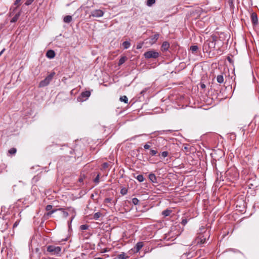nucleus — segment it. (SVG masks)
I'll use <instances>...</instances> for the list:
<instances>
[{
  "instance_id": "f257e3e1",
  "label": "nucleus",
  "mask_w": 259,
  "mask_h": 259,
  "mask_svg": "<svg viewBox=\"0 0 259 259\" xmlns=\"http://www.w3.org/2000/svg\"><path fill=\"white\" fill-rule=\"evenodd\" d=\"M62 247L55 245H49L47 246V251L51 255L60 256L61 253Z\"/></svg>"
},
{
  "instance_id": "f03ea898",
  "label": "nucleus",
  "mask_w": 259,
  "mask_h": 259,
  "mask_svg": "<svg viewBox=\"0 0 259 259\" xmlns=\"http://www.w3.org/2000/svg\"><path fill=\"white\" fill-rule=\"evenodd\" d=\"M159 53L154 50H150L146 52L144 56L146 59H156L159 56Z\"/></svg>"
},
{
  "instance_id": "7ed1b4c3",
  "label": "nucleus",
  "mask_w": 259,
  "mask_h": 259,
  "mask_svg": "<svg viewBox=\"0 0 259 259\" xmlns=\"http://www.w3.org/2000/svg\"><path fill=\"white\" fill-rule=\"evenodd\" d=\"M58 210H60V211H62V216H63V217H64L65 218H67L69 215L68 212L67 211H65V209L62 208H60L55 209H53L52 210L50 211L48 213H46L45 214V216H46V215H47V217L50 216L52 214H53L54 212H55Z\"/></svg>"
},
{
  "instance_id": "20e7f679",
  "label": "nucleus",
  "mask_w": 259,
  "mask_h": 259,
  "mask_svg": "<svg viewBox=\"0 0 259 259\" xmlns=\"http://www.w3.org/2000/svg\"><path fill=\"white\" fill-rule=\"evenodd\" d=\"M104 12L100 9H97L92 11L90 17H101L104 15Z\"/></svg>"
},
{
  "instance_id": "39448f33",
  "label": "nucleus",
  "mask_w": 259,
  "mask_h": 259,
  "mask_svg": "<svg viewBox=\"0 0 259 259\" xmlns=\"http://www.w3.org/2000/svg\"><path fill=\"white\" fill-rule=\"evenodd\" d=\"M208 47V48L210 49H213L215 47V40L214 38H213L212 40H207L206 42H205L204 47L206 49V47Z\"/></svg>"
},
{
  "instance_id": "423d86ee",
  "label": "nucleus",
  "mask_w": 259,
  "mask_h": 259,
  "mask_svg": "<svg viewBox=\"0 0 259 259\" xmlns=\"http://www.w3.org/2000/svg\"><path fill=\"white\" fill-rule=\"evenodd\" d=\"M159 36V34L158 33L155 34L153 35H152L150 38V41L149 42L151 44H155L157 39H158Z\"/></svg>"
},
{
  "instance_id": "0eeeda50",
  "label": "nucleus",
  "mask_w": 259,
  "mask_h": 259,
  "mask_svg": "<svg viewBox=\"0 0 259 259\" xmlns=\"http://www.w3.org/2000/svg\"><path fill=\"white\" fill-rule=\"evenodd\" d=\"M251 20L253 25H256L258 23L257 15L255 13H253L251 15Z\"/></svg>"
},
{
  "instance_id": "6e6552de",
  "label": "nucleus",
  "mask_w": 259,
  "mask_h": 259,
  "mask_svg": "<svg viewBox=\"0 0 259 259\" xmlns=\"http://www.w3.org/2000/svg\"><path fill=\"white\" fill-rule=\"evenodd\" d=\"M197 244H204L206 241V238L203 236L200 235L196 239Z\"/></svg>"
},
{
  "instance_id": "1a4fd4ad",
  "label": "nucleus",
  "mask_w": 259,
  "mask_h": 259,
  "mask_svg": "<svg viewBox=\"0 0 259 259\" xmlns=\"http://www.w3.org/2000/svg\"><path fill=\"white\" fill-rule=\"evenodd\" d=\"M144 246L143 242H138L134 247L135 252H138Z\"/></svg>"
},
{
  "instance_id": "9d476101",
  "label": "nucleus",
  "mask_w": 259,
  "mask_h": 259,
  "mask_svg": "<svg viewBox=\"0 0 259 259\" xmlns=\"http://www.w3.org/2000/svg\"><path fill=\"white\" fill-rule=\"evenodd\" d=\"M169 44L167 41H164L161 46V51L163 52L167 51L169 48Z\"/></svg>"
},
{
  "instance_id": "9b49d317",
  "label": "nucleus",
  "mask_w": 259,
  "mask_h": 259,
  "mask_svg": "<svg viewBox=\"0 0 259 259\" xmlns=\"http://www.w3.org/2000/svg\"><path fill=\"white\" fill-rule=\"evenodd\" d=\"M149 179L153 183H157V178L154 174L150 173L149 175Z\"/></svg>"
},
{
  "instance_id": "f8f14e48",
  "label": "nucleus",
  "mask_w": 259,
  "mask_h": 259,
  "mask_svg": "<svg viewBox=\"0 0 259 259\" xmlns=\"http://www.w3.org/2000/svg\"><path fill=\"white\" fill-rule=\"evenodd\" d=\"M46 56L50 59H53L55 56V53L52 50H49L46 53Z\"/></svg>"
},
{
  "instance_id": "ddd939ff",
  "label": "nucleus",
  "mask_w": 259,
  "mask_h": 259,
  "mask_svg": "<svg viewBox=\"0 0 259 259\" xmlns=\"http://www.w3.org/2000/svg\"><path fill=\"white\" fill-rule=\"evenodd\" d=\"M90 95H91V93L90 91L83 92L81 94V98L84 100H86L88 97H89L90 96Z\"/></svg>"
},
{
  "instance_id": "4468645a",
  "label": "nucleus",
  "mask_w": 259,
  "mask_h": 259,
  "mask_svg": "<svg viewBox=\"0 0 259 259\" xmlns=\"http://www.w3.org/2000/svg\"><path fill=\"white\" fill-rule=\"evenodd\" d=\"M50 83L49 81H48L46 78L41 80L39 84V87L42 88L48 85Z\"/></svg>"
},
{
  "instance_id": "2eb2a0df",
  "label": "nucleus",
  "mask_w": 259,
  "mask_h": 259,
  "mask_svg": "<svg viewBox=\"0 0 259 259\" xmlns=\"http://www.w3.org/2000/svg\"><path fill=\"white\" fill-rule=\"evenodd\" d=\"M72 20V16L70 15L66 16L64 17L63 21L65 23H70Z\"/></svg>"
},
{
  "instance_id": "dca6fc26",
  "label": "nucleus",
  "mask_w": 259,
  "mask_h": 259,
  "mask_svg": "<svg viewBox=\"0 0 259 259\" xmlns=\"http://www.w3.org/2000/svg\"><path fill=\"white\" fill-rule=\"evenodd\" d=\"M127 60V58L125 56L121 57L119 60L118 65V66H120L123 64Z\"/></svg>"
},
{
  "instance_id": "f3484780",
  "label": "nucleus",
  "mask_w": 259,
  "mask_h": 259,
  "mask_svg": "<svg viewBox=\"0 0 259 259\" xmlns=\"http://www.w3.org/2000/svg\"><path fill=\"white\" fill-rule=\"evenodd\" d=\"M168 156V152L167 151H163L158 154L160 158H165Z\"/></svg>"
},
{
  "instance_id": "a211bd4d",
  "label": "nucleus",
  "mask_w": 259,
  "mask_h": 259,
  "mask_svg": "<svg viewBox=\"0 0 259 259\" xmlns=\"http://www.w3.org/2000/svg\"><path fill=\"white\" fill-rule=\"evenodd\" d=\"M55 73L53 72L51 73L49 75H48L45 78L50 82V81L52 80L54 76L55 75Z\"/></svg>"
},
{
  "instance_id": "6ab92c4d",
  "label": "nucleus",
  "mask_w": 259,
  "mask_h": 259,
  "mask_svg": "<svg viewBox=\"0 0 259 259\" xmlns=\"http://www.w3.org/2000/svg\"><path fill=\"white\" fill-rule=\"evenodd\" d=\"M171 212V210L167 209L163 210L162 212V214L163 215L164 217H167L170 214Z\"/></svg>"
},
{
  "instance_id": "aec40b11",
  "label": "nucleus",
  "mask_w": 259,
  "mask_h": 259,
  "mask_svg": "<svg viewBox=\"0 0 259 259\" xmlns=\"http://www.w3.org/2000/svg\"><path fill=\"white\" fill-rule=\"evenodd\" d=\"M122 46L124 49H127L131 46V43L128 41H125L122 43Z\"/></svg>"
},
{
  "instance_id": "412c9836",
  "label": "nucleus",
  "mask_w": 259,
  "mask_h": 259,
  "mask_svg": "<svg viewBox=\"0 0 259 259\" xmlns=\"http://www.w3.org/2000/svg\"><path fill=\"white\" fill-rule=\"evenodd\" d=\"M217 80L218 83H222L224 82V77L222 75H218Z\"/></svg>"
},
{
  "instance_id": "4be33fe9",
  "label": "nucleus",
  "mask_w": 259,
  "mask_h": 259,
  "mask_svg": "<svg viewBox=\"0 0 259 259\" xmlns=\"http://www.w3.org/2000/svg\"><path fill=\"white\" fill-rule=\"evenodd\" d=\"M119 100L121 102H123L125 103H128V98L126 96H121L119 98Z\"/></svg>"
},
{
  "instance_id": "5701e85b",
  "label": "nucleus",
  "mask_w": 259,
  "mask_h": 259,
  "mask_svg": "<svg viewBox=\"0 0 259 259\" xmlns=\"http://www.w3.org/2000/svg\"><path fill=\"white\" fill-rule=\"evenodd\" d=\"M135 178L140 182H142L145 180L142 175H139L137 176V177H135Z\"/></svg>"
},
{
  "instance_id": "b1692460",
  "label": "nucleus",
  "mask_w": 259,
  "mask_h": 259,
  "mask_svg": "<svg viewBox=\"0 0 259 259\" xmlns=\"http://www.w3.org/2000/svg\"><path fill=\"white\" fill-rule=\"evenodd\" d=\"M102 215V213L100 212H97L95 213L93 217V219L97 220Z\"/></svg>"
},
{
  "instance_id": "393cba45",
  "label": "nucleus",
  "mask_w": 259,
  "mask_h": 259,
  "mask_svg": "<svg viewBox=\"0 0 259 259\" xmlns=\"http://www.w3.org/2000/svg\"><path fill=\"white\" fill-rule=\"evenodd\" d=\"M198 49V47L197 46H192L190 49V51H191L193 53L196 52Z\"/></svg>"
},
{
  "instance_id": "a878e982",
  "label": "nucleus",
  "mask_w": 259,
  "mask_h": 259,
  "mask_svg": "<svg viewBox=\"0 0 259 259\" xmlns=\"http://www.w3.org/2000/svg\"><path fill=\"white\" fill-rule=\"evenodd\" d=\"M158 153L157 151L154 149H150L149 152V155L153 156H155Z\"/></svg>"
},
{
  "instance_id": "bb28decb",
  "label": "nucleus",
  "mask_w": 259,
  "mask_h": 259,
  "mask_svg": "<svg viewBox=\"0 0 259 259\" xmlns=\"http://www.w3.org/2000/svg\"><path fill=\"white\" fill-rule=\"evenodd\" d=\"M155 3V0H147V5L148 6H151Z\"/></svg>"
},
{
  "instance_id": "cd10ccee",
  "label": "nucleus",
  "mask_w": 259,
  "mask_h": 259,
  "mask_svg": "<svg viewBox=\"0 0 259 259\" xmlns=\"http://www.w3.org/2000/svg\"><path fill=\"white\" fill-rule=\"evenodd\" d=\"M17 152V149L15 148H12L9 150V153L11 154H15Z\"/></svg>"
},
{
  "instance_id": "c85d7f7f",
  "label": "nucleus",
  "mask_w": 259,
  "mask_h": 259,
  "mask_svg": "<svg viewBox=\"0 0 259 259\" xmlns=\"http://www.w3.org/2000/svg\"><path fill=\"white\" fill-rule=\"evenodd\" d=\"M127 193V189L125 188H123L120 190V193L122 195H124L126 194Z\"/></svg>"
},
{
  "instance_id": "c756f323",
  "label": "nucleus",
  "mask_w": 259,
  "mask_h": 259,
  "mask_svg": "<svg viewBox=\"0 0 259 259\" xmlns=\"http://www.w3.org/2000/svg\"><path fill=\"white\" fill-rule=\"evenodd\" d=\"M89 226L88 225H82L80 226V229L82 231L87 230Z\"/></svg>"
},
{
  "instance_id": "7c9ffc66",
  "label": "nucleus",
  "mask_w": 259,
  "mask_h": 259,
  "mask_svg": "<svg viewBox=\"0 0 259 259\" xmlns=\"http://www.w3.org/2000/svg\"><path fill=\"white\" fill-rule=\"evenodd\" d=\"M19 17V14H16L11 20V22H15L17 21Z\"/></svg>"
},
{
  "instance_id": "2f4dec72",
  "label": "nucleus",
  "mask_w": 259,
  "mask_h": 259,
  "mask_svg": "<svg viewBox=\"0 0 259 259\" xmlns=\"http://www.w3.org/2000/svg\"><path fill=\"white\" fill-rule=\"evenodd\" d=\"M139 202V200L137 198H134L132 199V203L136 205H138Z\"/></svg>"
},
{
  "instance_id": "473e14b6",
  "label": "nucleus",
  "mask_w": 259,
  "mask_h": 259,
  "mask_svg": "<svg viewBox=\"0 0 259 259\" xmlns=\"http://www.w3.org/2000/svg\"><path fill=\"white\" fill-rule=\"evenodd\" d=\"M149 143H150V142H148L144 145V148L145 150L149 149L151 147V146L149 145Z\"/></svg>"
},
{
  "instance_id": "72a5a7b5",
  "label": "nucleus",
  "mask_w": 259,
  "mask_h": 259,
  "mask_svg": "<svg viewBox=\"0 0 259 259\" xmlns=\"http://www.w3.org/2000/svg\"><path fill=\"white\" fill-rule=\"evenodd\" d=\"M118 259H125V255L124 253H122L121 254H120L118 255Z\"/></svg>"
},
{
  "instance_id": "f704fd0d",
  "label": "nucleus",
  "mask_w": 259,
  "mask_h": 259,
  "mask_svg": "<svg viewBox=\"0 0 259 259\" xmlns=\"http://www.w3.org/2000/svg\"><path fill=\"white\" fill-rule=\"evenodd\" d=\"M34 1V0H26L25 3V5L26 6H29L30 5H31L33 2Z\"/></svg>"
},
{
  "instance_id": "c9c22d12",
  "label": "nucleus",
  "mask_w": 259,
  "mask_h": 259,
  "mask_svg": "<svg viewBox=\"0 0 259 259\" xmlns=\"http://www.w3.org/2000/svg\"><path fill=\"white\" fill-rule=\"evenodd\" d=\"M99 178H100V175L98 174L97 177L94 179V182L96 184L99 183Z\"/></svg>"
},
{
  "instance_id": "e433bc0d",
  "label": "nucleus",
  "mask_w": 259,
  "mask_h": 259,
  "mask_svg": "<svg viewBox=\"0 0 259 259\" xmlns=\"http://www.w3.org/2000/svg\"><path fill=\"white\" fill-rule=\"evenodd\" d=\"M52 205H47L46 207V209L47 210V211H50L52 209Z\"/></svg>"
},
{
  "instance_id": "4c0bfd02",
  "label": "nucleus",
  "mask_w": 259,
  "mask_h": 259,
  "mask_svg": "<svg viewBox=\"0 0 259 259\" xmlns=\"http://www.w3.org/2000/svg\"><path fill=\"white\" fill-rule=\"evenodd\" d=\"M21 0H16L14 2V5L16 6L17 7L19 5V3L21 2Z\"/></svg>"
},
{
  "instance_id": "58836bf2",
  "label": "nucleus",
  "mask_w": 259,
  "mask_h": 259,
  "mask_svg": "<svg viewBox=\"0 0 259 259\" xmlns=\"http://www.w3.org/2000/svg\"><path fill=\"white\" fill-rule=\"evenodd\" d=\"M181 223L183 225L185 226L187 223V220L186 219H183Z\"/></svg>"
},
{
  "instance_id": "ea45409f",
  "label": "nucleus",
  "mask_w": 259,
  "mask_h": 259,
  "mask_svg": "<svg viewBox=\"0 0 259 259\" xmlns=\"http://www.w3.org/2000/svg\"><path fill=\"white\" fill-rule=\"evenodd\" d=\"M108 166V164L106 162H105L103 164V167L104 168H107Z\"/></svg>"
},
{
  "instance_id": "a19ab883",
  "label": "nucleus",
  "mask_w": 259,
  "mask_h": 259,
  "mask_svg": "<svg viewBox=\"0 0 259 259\" xmlns=\"http://www.w3.org/2000/svg\"><path fill=\"white\" fill-rule=\"evenodd\" d=\"M200 87L201 89H203L205 88V85L204 83H201L200 84Z\"/></svg>"
},
{
  "instance_id": "79ce46f5",
  "label": "nucleus",
  "mask_w": 259,
  "mask_h": 259,
  "mask_svg": "<svg viewBox=\"0 0 259 259\" xmlns=\"http://www.w3.org/2000/svg\"><path fill=\"white\" fill-rule=\"evenodd\" d=\"M18 224H19V222H16L14 224V225H13V227H14V228H15V227H17V226L18 225Z\"/></svg>"
},
{
  "instance_id": "37998d69",
  "label": "nucleus",
  "mask_w": 259,
  "mask_h": 259,
  "mask_svg": "<svg viewBox=\"0 0 259 259\" xmlns=\"http://www.w3.org/2000/svg\"><path fill=\"white\" fill-rule=\"evenodd\" d=\"M5 50V49H4L3 50L1 51V52H0V56L2 55V54L4 53Z\"/></svg>"
},
{
  "instance_id": "c03bdc74",
  "label": "nucleus",
  "mask_w": 259,
  "mask_h": 259,
  "mask_svg": "<svg viewBox=\"0 0 259 259\" xmlns=\"http://www.w3.org/2000/svg\"><path fill=\"white\" fill-rule=\"evenodd\" d=\"M5 50V49H4L3 50L1 51V52H0V56L2 55V54L4 53Z\"/></svg>"
},
{
  "instance_id": "a18cd8bd",
  "label": "nucleus",
  "mask_w": 259,
  "mask_h": 259,
  "mask_svg": "<svg viewBox=\"0 0 259 259\" xmlns=\"http://www.w3.org/2000/svg\"><path fill=\"white\" fill-rule=\"evenodd\" d=\"M142 48V46L141 45H138L137 47V49H140Z\"/></svg>"
},
{
  "instance_id": "49530a36",
  "label": "nucleus",
  "mask_w": 259,
  "mask_h": 259,
  "mask_svg": "<svg viewBox=\"0 0 259 259\" xmlns=\"http://www.w3.org/2000/svg\"><path fill=\"white\" fill-rule=\"evenodd\" d=\"M110 199L109 198H106L105 199L106 202H110Z\"/></svg>"
},
{
  "instance_id": "de8ad7c7",
  "label": "nucleus",
  "mask_w": 259,
  "mask_h": 259,
  "mask_svg": "<svg viewBox=\"0 0 259 259\" xmlns=\"http://www.w3.org/2000/svg\"><path fill=\"white\" fill-rule=\"evenodd\" d=\"M82 181H83V179L82 178L79 179V182H82Z\"/></svg>"
},
{
  "instance_id": "09e8293b",
  "label": "nucleus",
  "mask_w": 259,
  "mask_h": 259,
  "mask_svg": "<svg viewBox=\"0 0 259 259\" xmlns=\"http://www.w3.org/2000/svg\"><path fill=\"white\" fill-rule=\"evenodd\" d=\"M171 131V130H167L165 131V132L167 133V132H170Z\"/></svg>"
},
{
  "instance_id": "8fccbe9b",
  "label": "nucleus",
  "mask_w": 259,
  "mask_h": 259,
  "mask_svg": "<svg viewBox=\"0 0 259 259\" xmlns=\"http://www.w3.org/2000/svg\"><path fill=\"white\" fill-rule=\"evenodd\" d=\"M70 154H72V151H70Z\"/></svg>"
},
{
  "instance_id": "3c124183",
  "label": "nucleus",
  "mask_w": 259,
  "mask_h": 259,
  "mask_svg": "<svg viewBox=\"0 0 259 259\" xmlns=\"http://www.w3.org/2000/svg\"><path fill=\"white\" fill-rule=\"evenodd\" d=\"M67 209L69 210L70 208H67Z\"/></svg>"
}]
</instances>
